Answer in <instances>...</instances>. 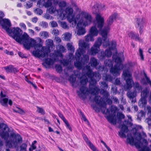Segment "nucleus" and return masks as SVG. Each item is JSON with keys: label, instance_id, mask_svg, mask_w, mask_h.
I'll use <instances>...</instances> for the list:
<instances>
[{"label": "nucleus", "instance_id": "f257e3e1", "mask_svg": "<svg viewBox=\"0 0 151 151\" xmlns=\"http://www.w3.org/2000/svg\"><path fill=\"white\" fill-rule=\"evenodd\" d=\"M7 32L8 35L12 37L17 42L23 44L24 47L27 50L31 47H34L35 50L32 52L33 55L40 59L45 58L47 56L49 51L48 48L42 46L43 40L40 37H37L36 39L39 42L36 43V40L31 37L26 32L23 35L22 30L19 27H14L9 29Z\"/></svg>", "mask_w": 151, "mask_h": 151}, {"label": "nucleus", "instance_id": "f03ea898", "mask_svg": "<svg viewBox=\"0 0 151 151\" xmlns=\"http://www.w3.org/2000/svg\"><path fill=\"white\" fill-rule=\"evenodd\" d=\"M67 5L66 2L61 0H53L51 5L47 10L51 14L58 15L62 20L66 18L68 22L71 24V26L74 27L77 22V17L78 15L81 16L83 13H88L86 11H80V9L78 8L79 13L74 15L73 13V9L69 7H67L65 10Z\"/></svg>", "mask_w": 151, "mask_h": 151}, {"label": "nucleus", "instance_id": "7ed1b4c3", "mask_svg": "<svg viewBox=\"0 0 151 151\" xmlns=\"http://www.w3.org/2000/svg\"><path fill=\"white\" fill-rule=\"evenodd\" d=\"M98 87H96L91 89L90 91H88L87 88L83 86L80 88V91H77L78 95L80 98L82 99L86 98L87 95L90 93L91 94L96 95L99 91ZM103 99L100 98L99 96L96 95L94 99L96 104L101 106L102 112L103 113H109V115L107 116L106 118L109 122L113 125L116 124V111L117 110V108L114 106H111L109 109H107L106 111L105 109L106 108V104L103 102Z\"/></svg>", "mask_w": 151, "mask_h": 151}, {"label": "nucleus", "instance_id": "20e7f679", "mask_svg": "<svg viewBox=\"0 0 151 151\" xmlns=\"http://www.w3.org/2000/svg\"><path fill=\"white\" fill-rule=\"evenodd\" d=\"M78 46L79 48L76 53V61L74 63V65L78 68L80 69L82 65L87 63L89 60L88 56L85 55L83 56V58L81 60V62L79 61L80 60V57L85 53L86 49L89 48L90 44L86 42L83 40H81L78 41Z\"/></svg>", "mask_w": 151, "mask_h": 151}, {"label": "nucleus", "instance_id": "39448f33", "mask_svg": "<svg viewBox=\"0 0 151 151\" xmlns=\"http://www.w3.org/2000/svg\"><path fill=\"white\" fill-rule=\"evenodd\" d=\"M76 33L78 36L84 35L86 33L85 27L90 25L93 21L91 15L88 13H83L77 17Z\"/></svg>", "mask_w": 151, "mask_h": 151}, {"label": "nucleus", "instance_id": "423d86ee", "mask_svg": "<svg viewBox=\"0 0 151 151\" xmlns=\"http://www.w3.org/2000/svg\"><path fill=\"white\" fill-rule=\"evenodd\" d=\"M114 56H113V60L114 58ZM114 62L106 60L104 61V64L106 69L110 68V72L114 76H117L119 75L120 71L123 68V65L121 63V60L119 57H117L114 59Z\"/></svg>", "mask_w": 151, "mask_h": 151}, {"label": "nucleus", "instance_id": "0eeeda50", "mask_svg": "<svg viewBox=\"0 0 151 151\" xmlns=\"http://www.w3.org/2000/svg\"><path fill=\"white\" fill-rule=\"evenodd\" d=\"M85 72L86 73L83 74L80 78L81 84L85 85L87 82L88 81L87 77L90 79L89 81L90 84L92 85L95 84L101 78L100 75L99 73L92 72V69L90 66L86 67L83 70V73Z\"/></svg>", "mask_w": 151, "mask_h": 151}, {"label": "nucleus", "instance_id": "6e6552de", "mask_svg": "<svg viewBox=\"0 0 151 151\" xmlns=\"http://www.w3.org/2000/svg\"><path fill=\"white\" fill-rule=\"evenodd\" d=\"M117 14L114 13L111 14L109 17L106 21L108 27H105L101 31V34L103 38V46L104 47H106L109 45L108 38L107 37V35L109 30V26H110L113 23L116 17Z\"/></svg>", "mask_w": 151, "mask_h": 151}, {"label": "nucleus", "instance_id": "1a4fd4ad", "mask_svg": "<svg viewBox=\"0 0 151 151\" xmlns=\"http://www.w3.org/2000/svg\"><path fill=\"white\" fill-rule=\"evenodd\" d=\"M22 142V138L19 134H12L9 137V140L5 141V145L7 147L17 148L18 150V145Z\"/></svg>", "mask_w": 151, "mask_h": 151}, {"label": "nucleus", "instance_id": "9d476101", "mask_svg": "<svg viewBox=\"0 0 151 151\" xmlns=\"http://www.w3.org/2000/svg\"><path fill=\"white\" fill-rule=\"evenodd\" d=\"M95 18L96 22L95 24V26L91 28L89 33L93 36H97L98 33V31L96 26H97L99 29V30L101 32L102 30L101 29L103 26L104 22V18L102 17L99 14H96Z\"/></svg>", "mask_w": 151, "mask_h": 151}, {"label": "nucleus", "instance_id": "9b49d317", "mask_svg": "<svg viewBox=\"0 0 151 151\" xmlns=\"http://www.w3.org/2000/svg\"><path fill=\"white\" fill-rule=\"evenodd\" d=\"M67 47L68 50L70 51L71 53H70L68 56V60H61L63 58V55L60 53H58V55H57L58 57L60 58V60L63 65L65 66H67L68 65L70 64V62L73 61V60H74V58L73 56V54L74 53L75 50V48L73 46V42H70L67 44Z\"/></svg>", "mask_w": 151, "mask_h": 151}, {"label": "nucleus", "instance_id": "f8f14e48", "mask_svg": "<svg viewBox=\"0 0 151 151\" xmlns=\"http://www.w3.org/2000/svg\"><path fill=\"white\" fill-rule=\"evenodd\" d=\"M111 46L109 50H106L104 52H101L100 54H99L98 55L99 58L101 60H103L105 59L106 57H110L111 55L112 52L113 50L116 52V50L115 47L116 46V42L115 41H112L111 43Z\"/></svg>", "mask_w": 151, "mask_h": 151}, {"label": "nucleus", "instance_id": "ddd939ff", "mask_svg": "<svg viewBox=\"0 0 151 151\" xmlns=\"http://www.w3.org/2000/svg\"><path fill=\"white\" fill-rule=\"evenodd\" d=\"M134 92L129 91L127 94L128 97L131 100V102L134 103L136 101L135 97L137 93L139 92L141 90L142 88L138 83L136 82L134 84Z\"/></svg>", "mask_w": 151, "mask_h": 151}, {"label": "nucleus", "instance_id": "4468645a", "mask_svg": "<svg viewBox=\"0 0 151 151\" xmlns=\"http://www.w3.org/2000/svg\"><path fill=\"white\" fill-rule=\"evenodd\" d=\"M123 75L124 79L126 81L127 89L131 88L133 84V82L132 80L131 73L128 70H124L123 71Z\"/></svg>", "mask_w": 151, "mask_h": 151}, {"label": "nucleus", "instance_id": "2eb2a0df", "mask_svg": "<svg viewBox=\"0 0 151 151\" xmlns=\"http://www.w3.org/2000/svg\"><path fill=\"white\" fill-rule=\"evenodd\" d=\"M101 43V38L100 37L98 38L95 41L94 45L91 47L89 53L93 55L97 54L100 50V47Z\"/></svg>", "mask_w": 151, "mask_h": 151}, {"label": "nucleus", "instance_id": "dca6fc26", "mask_svg": "<svg viewBox=\"0 0 151 151\" xmlns=\"http://www.w3.org/2000/svg\"><path fill=\"white\" fill-rule=\"evenodd\" d=\"M0 128H2L0 131V136L4 139H7L9 137V130L8 127L5 124H0Z\"/></svg>", "mask_w": 151, "mask_h": 151}, {"label": "nucleus", "instance_id": "f3484780", "mask_svg": "<svg viewBox=\"0 0 151 151\" xmlns=\"http://www.w3.org/2000/svg\"><path fill=\"white\" fill-rule=\"evenodd\" d=\"M145 22V19L143 17H138L136 19V27L140 34L142 33L143 32L144 26Z\"/></svg>", "mask_w": 151, "mask_h": 151}, {"label": "nucleus", "instance_id": "a211bd4d", "mask_svg": "<svg viewBox=\"0 0 151 151\" xmlns=\"http://www.w3.org/2000/svg\"><path fill=\"white\" fill-rule=\"evenodd\" d=\"M149 91L147 89L144 90L141 92V98L139 101V105L142 107L146 106L147 104V101L146 98L148 95Z\"/></svg>", "mask_w": 151, "mask_h": 151}, {"label": "nucleus", "instance_id": "6ab92c4d", "mask_svg": "<svg viewBox=\"0 0 151 151\" xmlns=\"http://www.w3.org/2000/svg\"><path fill=\"white\" fill-rule=\"evenodd\" d=\"M0 24L2 28L5 30L6 32H9V27L11 26V24L10 20L6 18H4L1 19Z\"/></svg>", "mask_w": 151, "mask_h": 151}, {"label": "nucleus", "instance_id": "aec40b11", "mask_svg": "<svg viewBox=\"0 0 151 151\" xmlns=\"http://www.w3.org/2000/svg\"><path fill=\"white\" fill-rule=\"evenodd\" d=\"M127 141L131 145H134L137 148H139L142 147V144L140 141L138 140L137 142H135L133 138L131 135H127Z\"/></svg>", "mask_w": 151, "mask_h": 151}, {"label": "nucleus", "instance_id": "412c9836", "mask_svg": "<svg viewBox=\"0 0 151 151\" xmlns=\"http://www.w3.org/2000/svg\"><path fill=\"white\" fill-rule=\"evenodd\" d=\"M127 123V121H125L124 125H122L121 128V130L119 132V135L121 137L125 138L126 137L125 133H127L128 131L127 127L125 125Z\"/></svg>", "mask_w": 151, "mask_h": 151}, {"label": "nucleus", "instance_id": "4be33fe9", "mask_svg": "<svg viewBox=\"0 0 151 151\" xmlns=\"http://www.w3.org/2000/svg\"><path fill=\"white\" fill-rule=\"evenodd\" d=\"M83 138L87 144L88 145L90 148L93 151H98L96 147L88 140L86 136L84 134L83 135Z\"/></svg>", "mask_w": 151, "mask_h": 151}, {"label": "nucleus", "instance_id": "5701e85b", "mask_svg": "<svg viewBox=\"0 0 151 151\" xmlns=\"http://www.w3.org/2000/svg\"><path fill=\"white\" fill-rule=\"evenodd\" d=\"M128 35L129 37L134 39L136 41H140L141 40L139 37V35L134 32H130L128 34Z\"/></svg>", "mask_w": 151, "mask_h": 151}, {"label": "nucleus", "instance_id": "b1692460", "mask_svg": "<svg viewBox=\"0 0 151 151\" xmlns=\"http://www.w3.org/2000/svg\"><path fill=\"white\" fill-rule=\"evenodd\" d=\"M58 115L64 122L65 124V125L66 127H67L70 130L72 131V129L71 127H70L68 122L64 117L63 115L61 113H59L58 114Z\"/></svg>", "mask_w": 151, "mask_h": 151}, {"label": "nucleus", "instance_id": "393cba45", "mask_svg": "<svg viewBox=\"0 0 151 151\" xmlns=\"http://www.w3.org/2000/svg\"><path fill=\"white\" fill-rule=\"evenodd\" d=\"M58 55V54L57 55ZM57 58H58V60H57V59L56 58L55 59V60H52L50 58H47L45 60V63L48 65H52L54 64L55 62V60L58 61V60L60 61V62L62 63L60 60V58H58V57L57 56Z\"/></svg>", "mask_w": 151, "mask_h": 151}, {"label": "nucleus", "instance_id": "a878e982", "mask_svg": "<svg viewBox=\"0 0 151 151\" xmlns=\"http://www.w3.org/2000/svg\"><path fill=\"white\" fill-rule=\"evenodd\" d=\"M39 35L40 37L44 39H47L49 37V32L45 31L40 32Z\"/></svg>", "mask_w": 151, "mask_h": 151}, {"label": "nucleus", "instance_id": "bb28decb", "mask_svg": "<svg viewBox=\"0 0 151 151\" xmlns=\"http://www.w3.org/2000/svg\"><path fill=\"white\" fill-rule=\"evenodd\" d=\"M71 34L68 32H66L62 35V38L65 41L69 40L71 38Z\"/></svg>", "mask_w": 151, "mask_h": 151}, {"label": "nucleus", "instance_id": "cd10ccee", "mask_svg": "<svg viewBox=\"0 0 151 151\" xmlns=\"http://www.w3.org/2000/svg\"><path fill=\"white\" fill-rule=\"evenodd\" d=\"M93 37V36L89 33L87 35L84 37L85 41L86 42H89L90 41L93 42L94 40Z\"/></svg>", "mask_w": 151, "mask_h": 151}, {"label": "nucleus", "instance_id": "c85d7f7f", "mask_svg": "<svg viewBox=\"0 0 151 151\" xmlns=\"http://www.w3.org/2000/svg\"><path fill=\"white\" fill-rule=\"evenodd\" d=\"M46 45L48 47H54V45L53 43V40L51 39H47L45 41Z\"/></svg>", "mask_w": 151, "mask_h": 151}, {"label": "nucleus", "instance_id": "c756f323", "mask_svg": "<svg viewBox=\"0 0 151 151\" xmlns=\"http://www.w3.org/2000/svg\"><path fill=\"white\" fill-rule=\"evenodd\" d=\"M60 26L64 29H68L69 28V26L67 23L64 21H60L59 22Z\"/></svg>", "mask_w": 151, "mask_h": 151}, {"label": "nucleus", "instance_id": "7c9ffc66", "mask_svg": "<svg viewBox=\"0 0 151 151\" xmlns=\"http://www.w3.org/2000/svg\"><path fill=\"white\" fill-rule=\"evenodd\" d=\"M141 82L144 84L149 83L151 86V82L145 75L144 78L141 80Z\"/></svg>", "mask_w": 151, "mask_h": 151}, {"label": "nucleus", "instance_id": "2f4dec72", "mask_svg": "<svg viewBox=\"0 0 151 151\" xmlns=\"http://www.w3.org/2000/svg\"><path fill=\"white\" fill-rule=\"evenodd\" d=\"M90 63L91 67H95L97 64L96 59L94 58H91L90 59Z\"/></svg>", "mask_w": 151, "mask_h": 151}, {"label": "nucleus", "instance_id": "473e14b6", "mask_svg": "<svg viewBox=\"0 0 151 151\" xmlns=\"http://www.w3.org/2000/svg\"><path fill=\"white\" fill-rule=\"evenodd\" d=\"M8 101V99L7 98H1L0 99V103L3 106H6L7 105Z\"/></svg>", "mask_w": 151, "mask_h": 151}, {"label": "nucleus", "instance_id": "72a5a7b5", "mask_svg": "<svg viewBox=\"0 0 151 151\" xmlns=\"http://www.w3.org/2000/svg\"><path fill=\"white\" fill-rule=\"evenodd\" d=\"M57 48L58 50L60 52H64L66 50L64 46L61 45H58L57 47Z\"/></svg>", "mask_w": 151, "mask_h": 151}, {"label": "nucleus", "instance_id": "f704fd0d", "mask_svg": "<svg viewBox=\"0 0 151 151\" xmlns=\"http://www.w3.org/2000/svg\"><path fill=\"white\" fill-rule=\"evenodd\" d=\"M12 65H9L8 66L4 67L3 68L6 70L7 73L12 72Z\"/></svg>", "mask_w": 151, "mask_h": 151}, {"label": "nucleus", "instance_id": "c9c22d12", "mask_svg": "<svg viewBox=\"0 0 151 151\" xmlns=\"http://www.w3.org/2000/svg\"><path fill=\"white\" fill-rule=\"evenodd\" d=\"M34 11L35 13L39 15H41L43 13L42 10L39 8H35Z\"/></svg>", "mask_w": 151, "mask_h": 151}, {"label": "nucleus", "instance_id": "e433bc0d", "mask_svg": "<svg viewBox=\"0 0 151 151\" xmlns=\"http://www.w3.org/2000/svg\"><path fill=\"white\" fill-rule=\"evenodd\" d=\"M27 146V144L26 143H23L19 147L20 150L22 151H26Z\"/></svg>", "mask_w": 151, "mask_h": 151}, {"label": "nucleus", "instance_id": "4c0bfd02", "mask_svg": "<svg viewBox=\"0 0 151 151\" xmlns=\"http://www.w3.org/2000/svg\"><path fill=\"white\" fill-rule=\"evenodd\" d=\"M55 68L56 71L59 73H60L62 71V69L61 65H56L55 66Z\"/></svg>", "mask_w": 151, "mask_h": 151}, {"label": "nucleus", "instance_id": "58836bf2", "mask_svg": "<svg viewBox=\"0 0 151 151\" xmlns=\"http://www.w3.org/2000/svg\"><path fill=\"white\" fill-rule=\"evenodd\" d=\"M139 55L140 57V59L142 60H143L144 58L143 54V50L140 48H139Z\"/></svg>", "mask_w": 151, "mask_h": 151}, {"label": "nucleus", "instance_id": "ea45409f", "mask_svg": "<svg viewBox=\"0 0 151 151\" xmlns=\"http://www.w3.org/2000/svg\"><path fill=\"white\" fill-rule=\"evenodd\" d=\"M100 93L104 95L105 98H106L109 96V94L107 91L103 90H101L100 91Z\"/></svg>", "mask_w": 151, "mask_h": 151}, {"label": "nucleus", "instance_id": "a19ab883", "mask_svg": "<svg viewBox=\"0 0 151 151\" xmlns=\"http://www.w3.org/2000/svg\"><path fill=\"white\" fill-rule=\"evenodd\" d=\"M103 78L104 80L108 81H111L112 78V77L110 75H106V76H104V75Z\"/></svg>", "mask_w": 151, "mask_h": 151}, {"label": "nucleus", "instance_id": "79ce46f5", "mask_svg": "<svg viewBox=\"0 0 151 151\" xmlns=\"http://www.w3.org/2000/svg\"><path fill=\"white\" fill-rule=\"evenodd\" d=\"M59 33V32L58 29H53L52 33L55 36L58 35Z\"/></svg>", "mask_w": 151, "mask_h": 151}, {"label": "nucleus", "instance_id": "37998d69", "mask_svg": "<svg viewBox=\"0 0 151 151\" xmlns=\"http://www.w3.org/2000/svg\"><path fill=\"white\" fill-rule=\"evenodd\" d=\"M40 25L43 28H46L48 26V24L45 22H42L40 23Z\"/></svg>", "mask_w": 151, "mask_h": 151}, {"label": "nucleus", "instance_id": "c03bdc74", "mask_svg": "<svg viewBox=\"0 0 151 151\" xmlns=\"http://www.w3.org/2000/svg\"><path fill=\"white\" fill-rule=\"evenodd\" d=\"M73 75L70 76L69 78V80L71 83H73L76 81V78L75 77H73Z\"/></svg>", "mask_w": 151, "mask_h": 151}, {"label": "nucleus", "instance_id": "a18cd8bd", "mask_svg": "<svg viewBox=\"0 0 151 151\" xmlns=\"http://www.w3.org/2000/svg\"><path fill=\"white\" fill-rule=\"evenodd\" d=\"M98 7V4H95L92 7V10L93 13H95V12H96Z\"/></svg>", "mask_w": 151, "mask_h": 151}, {"label": "nucleus", "instance_id": "49530a36", "mask_svg": "<svg viewBox=\"0 0 151 151\" xmlns=\"http://www.w3.org/2000/svg\"><path fill=\"white\" fill-rule=\"evenodd\" d=\"M44 17L47 19L49 20L53 19V17L49 14H47L45 15Z\"/></svg>", "mask_w": 151, "mask_h": 151}, {"label": "nucleus", "instance_id": "de8ad7c7", "mask_svg": "<svg viewBox=\"0 0 151 151\" xmlns=\"http://www.w3.org/2000/svg\"><path fill=\"white\" fill-rule=\"evenodd\" d=\"M51 26L52 27H56L58 26V25L57 22L54 21H52L50 22Z\"/></svg>", "mask_w": 151, "mask_h": 151}, {"label": "nucleus", "instance_id": "09e8293b", "mask_svg": "<svg viewBox=\"0 0 151 151\" xmlns=\"http://www.w3.org/2000/svg\"><path fill=\"white\" fill-rule=\"evenodd\" d=\"M37 111L38 112L42 114H45V112L42 108L39 107H37Z\"/></svg>", "mask_w": 151, "mask_h": 151}, {"label": "nucleus", "instance_id": "8fccbe9b", "mask_svg": "<svg viewBox=\"0 0 151 151\" xmlns=\"http://www.w3.org/2000/svg\"><path fill=\"white\" fill-rule=\"evenodd\" d=\"M117 116L119 119H124V115L121 113H119L117 114Z\"/></svg>", "mask_w": 151, "mask_h": 151}, {"label": "nucleus", "instance_id": "3c124183", "mask_svg": "<svg viewBox=\"0 0 151 151\" xmlns=\"http://www.w3.org/2000/svg\"><path fill=\"white\" fill-rule=\"evenodd\" d=\"M17 113H19L22 114H25L24 111L21 109L19 108H17Z\"/></svg>", "mask_w": 151, "mask_h": 151}, {"label": "nucleus", "instance_id": "603ef678", "mask_svg": "<svg viewBox=\"0 0 151 151\" xmlns=\"http://www.w3.org/2000/svg\"><path fill=\"white\" fill-rule=\"evenodd\" d=\"M101 86L103 87L104 88H106L107 87V84L105 82H101Z\"/></svg>", "mask_w": 151, "mask_h": 151}, {"label": "nucleus", "instance_id": "864d4df0", "mask_svg": "<svg viewBox=\"0 0 151 151\" xmlns=\"http://www.w3.org/2000/svg\"><path fill=\"white\" fill-rule=\"evenodd\" d=\"M73 67L72 66H70V68H67L66 69L64 70V72L66 74L67 73L66 72V71L67 70H68V72H70L71 71L72 68H73Z\"/></svg>", "mask_w": 151, "mask_h": 151}, {"label": "nucleus", "instance_id": "5fc2aeb1", "mask_svg": "<svg viewBox=\"0 0 151 151\" xmlns=\"http://www.w3.org/2000/svg\"><path fill=\"white\" fill-rule=\"evenodd\" d=\"M20 26L22 28L24 29V30L26 29V26L25 24L24 23H20L19 24Z\"/></svg>", "mask_w": 151, "mask_h": 151}, {"label": "nucleus", "instance_id": "6e6d98bb", "mask_svg": "<svg viewBox=\"0 0 151 151\" xmlns=\"http://www.w3.org/2000/svg\"><path fill=\"white\" fill-rule=\"evenodd\" d=\"M18 54L19 56L22 58H25L26 57L25 55H24L22 53L20 52H18Z\"/></svg>", "mask_w": 151, "mask_h": 151}, {"label": "nucleus", "instance_id": "4d7b16f0", "mask_svg": "<svg viewBox=\"0 0 151 151\" xmlns=\"http://www.w3.org/2000/svg\"><path fill=\"white\" fill-rule=\"evenodd\" d=\"M145 116V113L143 111H141L138 114V116L139 117H142Z\"/></svg>", "mask_w": 151, "mask_h": 151}, {"label": "nucleus", "instance_id": "13d9d810", "mask_svg": "<svg viewBox=\"0 0 151 151\" xmlns=\"http://www.w3.org/2000/svg\"><path fill=\"white\" fill-rule=\"evenodd\" d=\"M55 41L57 43H60L61 42V40L60 38L57 36L55 37Z\"/></svg>", "mask_w": 151, "mask_h": 151}, {"label": "nucleus", "instance_id": "bf43d9fd", "mask_svg": "<svg viewBox=\"0 0 151 151\" xmlns=\"http://www.w3.org/2000/svg\"><path fill=\"white\" fill-rule=\"evenodd\" d=\"M145 122L148 124L149 125H151V119L150 118H147L145 120Z\"/></svg>", "mask_w": 151, "mask_h": 151}, {"label": "nucleus", "instance_id": "052dcab7", "mask_svg": "<svg viewBox=\"0 0 151 151\" xmlns=\"http://www.w3.org/2000/svg\"><path fill=\"white\" fill-rule=\"evenodd\" d=\"M28 30L29 33L31 35H32V36L34 35L35 32L33 30L31 29H29Z\"/></svg>", "mask_w": 151, "mask_h": 151}, {"label": "nucleus", "instance_id": "680f3d73", "mask_svg": "<svg viewBox=\"0 0 151 151\" xmlns=\"http://www.w3.org/2000/svg\"><path fill=\"white\" fill-rule=\"evenodd\" d=\"M112 100H113V101L114 102V103H116L117 104L119 103L118 100L116 97H113V98Z\"/></svg>", "mask_w": 151, "mask_h": 151}, {"label": "nucleus", "instance_id": "e2e57ef3", "mask_svg": "<svg viewBox=\"0 0 151 151\" xmlns=\"http://www.w3.org/2000/svg\"><path fill=\"white\" fill-rule=\"evenodd\" d=\"M4 52L8 55H12L13 54V53L11 51L9 52L6 50H4Z\"/></svg>", "mask_w": 151, "mask_h": 151}, {"label": "nucleus", "instance_id": "0e129e2a", "mask_svg": "<svg viewBox=\"0 0 151 151\" xmlns=\"http://www.w3.org/2000/svg\"><path fill=\"white\" fill-rule=\"evenodd\" d=\"M81 113L82 116V119L85 121L88 122L84 115L82 112H81Z\"/></svg>", "mask_w": 151, "mask_h": 151}, {"label": "nucleus", "instance_id": "69168bd1", "mask_svg": "<svg viewBox=\"0 0 151 151\" xmlns=\"http://www.w3.org/2000/svg\"><path fill=\"white\" fill-rule=\"evenodd\" d=\"M36 148V147L35 146L31 145L29 149V151H32L33 150L35 149Z\"/></svg>", "mask_w": 151, "mask_h": 151}, {"label": "nucleus", "instance_id": "338daca9", "mask_svg": "<svg viewBox=\"0 0 151 151\" xmlns=\"http://www.w3.org/2000/svg\"><path fill=\"white\" fill-rule=\"evenodd\" d=\"M120 83V81L119 79L117 78L116 79L115 84L116 85H119Z\"/></svg>", "mask_w": 151, "mask_h": 151}, {"label": "nucleus", "instance_id": "774afa93", "mask_svg": "<svg viewBox=\"0 0 151 151\" xmlns=\"http://www.w3.org/2000/svg\"><path fill=\"white\" fill-rule=\"evenodd\" d=\"M5 16L4 13L1 11H0V18H1L4 17Z\"/></svg>", "mask_w": 151, "mask_h": 151}]
</instances>
